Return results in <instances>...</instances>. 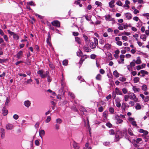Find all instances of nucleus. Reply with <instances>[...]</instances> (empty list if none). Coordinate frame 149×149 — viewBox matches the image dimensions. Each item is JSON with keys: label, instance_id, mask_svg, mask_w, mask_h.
Masks as SVG:
<instances>
[{"label": "nucleus", "instance_id": "obj_1", "mask_svg": "<svg viewBox=\"0 0 149 149\" xmlns=\"http://www.w3.org/2000/svg\"><path fill=\"white\" fill-rule=\"evenodd\" d=\"M128 95L130 98L134 100L135 102H137L138 99L136 97L135 95L133 93H129Z\"/></svg>", "mask_w": 149, "mask_h": 149}, {"label": "nucleus", "instance_id": "obj_2", "mask_svg": "<svg viewBox=\"0 0 149 149\" xmlns=\"http://www.w3.org/2000/svg\"><path fill=\"white\" fill-rule=\"evenodd\" d=\"M7 31L9 34L11 36H13V38L15 40H18L19 39V36L14 32L10 31L9 30H8Z\"/></svg>", "mask_w": 149, "mask_h": 149}, {"label": "nucleus", "instance_id": "obj_3", "mask_svg": "<svg viewBox=\"0 0 149 149\" xmlns=\"http://www.w3.org/2000/svg\"><path fill=\"white\" fill-rule=\"evenodd\" d=\"M98 42L97 39H94V43L91 42L90 43V46L91 47L92 49H94L95 48L96 46L98 45Z\"/></svg>", "mask_w": 149, "mask_h": 149}, {"label": "nucleus", "instance_id": "obj_4", "mask_svg": "<svg viewBox=\"0 0 149 149\" xmlns=\"http://www.w3.org/2000/svg\"><path fill=\"white\" fill-rule=\"evenodd\" d=\"M122 133L120 131H117L115 136L116 139L117 141H118L119 139L122 136Z\"/></svg>", "mask_w": 149, "mask_h": 149}, {"label": "nucleus", "instance_id": "obj_5", "mask_svg": "<svg viewBox=\"0 0 149 149\" xmlns=\"http://www.w3.org/2000/svg\"><path fill=\"white\" fill-rule=\"evenodd\" d=\"M114 117L115 120H116L117 124H120L123 122V120L121 119L120 117L117 115H115Z\"/></svg>", "mask_w": 149, "mask_h": 149}, {"label": "nucleus", "instance_id": "obj_6", "mask_svg": "<svg viewBox=\"0 0 149 149\" xmlns=\"http://www.w3.org/2000/svg\"><path fill=\"white\" fill-rule=\"evenodd\" d=\"M0 134L1 135V137L2 139H3L5 136V131L3 128H1L0 129Z\"/></svg>", "mask_w": 149, "mask_h": 149}, {"label": "nucleus", "instance_id": "obj_7", "mask_svg": "<svg viewBox=\"0 0 149 149\" xmlns=\"http://www.w3.org/2000/svg\"><path fill=\"white\" fill-rule=\"evenodd\" d=\"M124 15L128 20L131 19L132 17V15L130 13H127L124 14Z\"/></svg>", "mask_w": 149, "mask_h": 149}, {"label": "nucleus", "instance_id": "obj_8", "mask_svg": "<svg viewBox=\"0 0 149 149\" xmlns=\"http://www.w3.org/2000/svg\"><path fill=\"white\" fill-rule=\"evenodd\" d=\"M52 24L53 25L57 27H59L60 26V23L59 22L57 21L56 20L52 22Z\"/></svg>", "mask_w": 149, "mask_h": 149}, {"label": "nucleus", "instance_id": "obj_9", "mask_svg": "<svg viewBox=\"0 0 149 149\" xmlns=\"http://www.w3.org/2000/svg\"><path fill=\"white\" fill-rule=\"evenodd\" d=\"M130 4V2L128 0H126L125 1V4L123 6V7L125 8H126L125 9H128L130 8V6L129 5Z\"/></svg>", "mask_w": 149, "mask_h": 149}, {"label": "nucleus", "instance_id": "obj_10", "mask_svg": "<svg viewBox=\"0 0 149 149\" xmlns=\"http://www.w3.org/2000/svg\"><path fill=\"white\" fill-rule=\"evenodd\" d=\"M121 100L118 98H116L115 100L116 103V106L118 107H120L121 106V104L120 102Z\"/></svg>", "mask_w": 149, "mask_h": 149}, {"label": "nucleus", "instance_id": "obj_11", "mask_svg": "<svg viewBox=\"0 0 149 149\" xmlns=\"http://www.w3.org/2000/svg\"><path fill=\"white\" fill-rule=\"evenodd\" d=\"M125 57V56L123 55H120V61H118V63L119 64L124 63V58Z\"/></svg>", "mask_w": 149, "mask_h": 149}, {"label": "nucleus", "instance_id": "obj_12", "mask_svg": "<svg viewBox=\"0 0 149 149\" xmlns=\"http://www.w3.org/2000/svg\"><path fill=\"white\" fill-rule=\"evenodd\" d=\"M115 3L114 0H111L109 3V6L111 8H113L115 7L114 3Z\"/></svg>", "mask_w": 149, "mask_h": 149}, {"label": "nucleus", "instance_id": "obj_13", "mask_svg": "<svg viewBox=\"0 0 149 149\" xmlns=\"http://www.w3.org/2000/svg\"><path fill=\"white\" fill-rule=\"evenodd\" d=\"M111 48V45L109 43L106 44L104 46V49L107 50H109Z\"/></svg>", "mask_w": 149, "mask_h": 149}, {"label": "nucleus", "instance_id": "obj_14", "mask_svg": "<svg viewBox=\"0 0 149 149\" xmlns=\"http://www.w3.org/2000/svg\"><path fill=\"white\" fill-rule=\"evenodd\" d=\"M6 129L8 130H11L13 128V125L8 124L6 127Z\"/></svg>", "mask_w": 149, "mask_h": 149}, {"label": "nucleus", "instance_id": "obj_15", "mask_svg": "<svg viewBox=\"0 0 149 149\" xmlns=\"http://www.w3.org/2000/svg\"><path fill=\"white\" fill-rule=\"evenodd\" d=\"M133 61L135 62V63L138 64H140L141 63V60L140 57L139 56L138 57L136 58V61L135 60H133Z\"/></svg>", "mask_w": 149, "mask_h": 149}, {"label": "nucleus", "instance_id": "obj_16", "mask_svg": "<svg viewBox=\"0 0 149 149\" xmlns=\"http://www.w3.org/2000/svg\"><path fill=\"white\" fill-rule=\"evenodd\" d=\"M147 36L145 34H142L140 36V38L143 41H146V40Z\"/></svg>", "mask_w": 149, "mask_h": 149}, {"label": "nucleus", "instance_id": "obj_17", "mask_svg": "<svg viewBox=\"0 0 149 149\" xmlns=\"http://www.w3.org/2000/svg\"><path fill=\"white\" fill-rule=\"evenodd\" d=\"M105 19L106 20L108 21H112L113 20L112 18L110 15H106L105 16Z\"/></svg>", "mask_w": 149, "mask_h": 149}, {"label": "nucleus", "instance_id": "obj_18", "mask_svg": "<svg viewBox=\"0 0 149 149\" xmlns=\"http://www.w3.org/2000/svg\"><path fill=\"white\" fill-rule=\"evenodd\" d=\"M31 102L29 100L25 101L24 103V104L26 107H28L31 105Z\"/></svg>", "mask_w": 149, "mask_h": 149}, {"label": "nucleus", "instance_id": "obj_19", "mask_svg": "<svg viewBox=\"0 0 149 149\" xmlns=\"http://www.w3.org/2000/svg\"><path fill=\"white\" fill-rule=\"evenodd\" d=\"M39 134L40 137L42 138V136H44L45 134V132L43 130H40L39 131Z\"/></svg>", "mask_w": 149, "mask_h": 149}, {"label": "nucleus", "instance_id": "obj_20", "mask_svg": "<svg viewBox=\"0 0 149 149\" xmlns=\"http://www.w3.org/2000/svg\"><path fill=\"white\" fill-rule=\"evenodd\" d=\"M73 146L74 149H79V145L74 141L73 143Z\"/></svg>", "mask_w": 149, "mask_h": 149}, {"label": "nucleus", "instance_id": "obj_21", "mask_svg": "<svg viewBox=\"0 0 149 149\" xmlns=\"http://www.w3.org/2000/svg\"><path fill=\"white\" fill-rule=\"evenodd\" d=\"M115 92L117 95H122V93L121 91H120L119 89L116 88L115 89Z\"/></svg>", "mask_w": 149, "mask_h": 149}, {"label": "nucleus", "instance_id": "obj_22", "mask_svg": "<svg viewBox=\"0 0 149 149\" xmlns=\"http://www.w3.org/2000/svg\"><path fill=\"white\" fill-rule=\"evenodd\" d=\"M139 132L141 133H143L144 134L147 135L148 134V132L145 130H144L142 129H140L139 130Z\"/></svg>", "mask_w": 149, "mask_h": 149}, {"label": "nucleus", "instance_id": "obj_23", "mask_svg": "<svg viewBox=\"0 0 149 149\" xmlns=\"http://www.w3.org/2000/svg\"><path fill=\"white\" fill-rule=\"evenodd\" d=\"M132 89L134 93L139 92L140 90L139 88H136V86H132Z\"/></svg>", "mask_w": 149, "mask_h": 149}, {"label": "nucleus", "instance_id": "obj_24", "mask_svg": "<svg viewBox=\"0 0 149 149\" xmlns=\"http://www.w3.org/2000/svg\"><path fill=\"white\" fill-rule=\"evenodd\" d=\"M135 108L137 110H140L141 108V106L139 103H136Z\"/></svg>", "mask_w": 149, "mask_h": 149}, {"label": "nucleus", "instance_id": "obj_25", "mask_svg": "<svg viewBox=\"0 0 149 149\" xmlns=\"http://www.w3.org/2000/svg\"><path fill=\"white\" fill-rule=\"evenodd\" d=\"M23 52L22 51H20L18 52L17 55V57L18 59L20 58L21 56L22 55Z\"/></svg>", "mask_w": 149, "mask_h": 149}, {"label": "nucleus", "instance_id": "obj_26", "mask_svg": "<svg viewBox=\"0 0 149 149\" xmlns=\"http://www.w3.org/2000/svg\"><path fill=\"white\" fill-rule=\"evenodd\" d=\"M49 74V72L47 71H46L44 73H43L40 76L42 78H44L46 77Z\"/></svg>", "mask_w": 149, "mask_h": 149}, {"label": "nucleus", "instance_id": "obj_27", "mask_svg": "<svg viewBox=\"0 0 149 149\" xmlns=\"http://www.w3.org/2000/svg\"><path fill=\"white\" fill-rule=\"evenodd\" d=\"M113 74L114 76L116 77H118L119 76V74L116 70L113 72Z\"/></svg>", "mask_w": 149, "mask_h": 149}, {"label": "nucleus", "instance_id": "obj_28", "mask_svg": "<svg viewBox=\"0 0 149 149\" xmlns=\"http://www.w3.org/2000/svg\"><path fill=\"white\" fill-rule=\"evenodd\" d=\"M84 50L86 52H90L91 50L88 47H83Z\"/></svg>", "mask_w": 149, "mask_h": 149}, {"label": "nucleus", "instance_id": "obj_29", "mask_svg": "<svg viewBox=\"0 0 149 149\" xmlns=\"http://www.w3.org/2000/svg\"><path fill=\"white\" fill-rule=\"evenodd\" d=\"M95 78L96 80H101L102 78V76L100 74H98L97 75Z\"/></svg>", "mask_w": 149, "mask_h": 149}, {"label": "nucleus", "instance_id": "obj_30", "mask_svg": "<svg viewBox=\"0 0 149 149\" xmlns=\"http://www.w3.org/2000/svg\"><path fill=\"white\" fill-rule=\"evenodd\" d=\"M50 39V34L49 33H48V38H47V42L48 44L50 46H51V44L49 42V40Z\"/></svg>", "mask_w": 149, "mask_h": 149}, {"label": "nucleus", "instance_id": "obj_31", "mask_svg": "<svg viewBox=\"0 0 149 149\" xmlns=\"http://www.w3.org/2000/svg\"><path fill=\"white\" fill-rule=\"evenodd\" d=\"M128 120L131 123H132L133 121H134V118L130 117H128Z\"/></svg>", "mask_w": 149, "mask_h": 149}, {"label": "nucleus", "instance_id": "obj_32", "mask_svg": "<svg viewBox=\"0 0 149 149\" xmlns=\"http://www.w3.org/2000/svg\"><path fill=\"white\" fill-rule=\"evenodd\" d=\"M8 113V111L7 110L4 109H2V114H3V115L6 116L7 114Z\"/></svg>", "mask_w": 149, "mask_h": 149}, {"label": "nucleus", "instance_id": "obj_33", "mask_svg": "<svg viewBox=\"0 0 149 149\" xmlns=\"http://www.w3.org/2000/svg\"><path fill=\"white\" fill-rule=\"evenodd\" d=\"M143 91H146L147 90V87L146 85H143L141 87Z\"/></svg>", "mask_w": 149, "mask_h": 149}, {"label": "nucleus", "instance_id": "obj_34", "mask_svg": "<svg viewBox=\"0 0 149 149\" xmlns=\"http://www.w3.org/2000/svg\"><path fill=\"white\" fill-rule=\"evenodd\" d=\"M130 34V33L126 31H124L121 34V35H124L127 36H129Z\"/></svg>", "mask_w": 149, "mask_h": 149}, {"label": "nucleus", "instance_id": "obj_35", "mask_svg": "<svg viewBox=\"0 0 149 149\" xmlns=\"http://www.w3.org/2000/svg\"><path fill=\"white\" fill-rule=\"evenodd\" d=\"M56 122L57 124H61L62 122V120L59 118H58L56 120Z\"/></svg>", "mask_w": 149, "mask_h": 149}, {"label": "nucleus", "instance_id": "obj_36", "mask_svg": "<svg viewBox=\"0 0 149 149\" xmlns=\"http://www.w3.org/2000/svg\"><path fill=\"white\" fill-rule=\"evenodd\" d=\"M76 41L79 44H80L81 43V40L80 38L78 37H76L75 38Z\"/></svg>", "mask_w": 149, "mask_h": 149}, {"label": "nucleus", "instance_id": "obj_37", "mask_svg": "<svg viewBox=\"0 0 149 149\" xmlns=\"http://www.w3.org/2000/svg\"><path fill=\"white\" fill-rule=\"evenodd\" d=\"M139 80V78L138 77H135L134 79V83L138 82Z\"/></svg>", "mask_w": 149, "mask_h": 149}, {"label": "nucleus", "instance_id": "obj_38", "mask_svg": "<svg viewBox=\"0 0 149 149\" xmlns=\"http://www.w3.org/2000/svg\"><path fill=\"white\" fill-rule=\"evenodd\" d=\"M84 149H91V148L89 146L88 143H87L85 145V147Z\"/></svg>", "mask_w": 149, "mask_h": 149}, {"label": "nucleus", "instance_id": "obj_39", "mask_svg": "<svg viewBox=\"0 0 149 149\" xmlns=\"http://www.w3.org/2000/svg\"><path fill=\"white\" fill-rule=\"evenodd\" d=\"M140 72L141 74H148V72L147 71L142 70L140 71Z\"/></svg>", "mask_w": 149, "mask_h": 149}, {"label": "nucleus", "instance_id": "obj_40", "mask_svg": "<svg viewBox=\"0 0 149 149\" xmlns=\"http://www.w3.org/2000/svg\"><path fill=\"white\" fill-rule=\"evenodd\" d=\"M129 98H130V97L128 95H125L124 99L125 101H127L128 100Z\"/></svg>", "mask_w": 149, "mask_h": 149}, {"label": "nucleus", "instance_id": "obj_41", "mask_svg": "<svg viewBox=\"0 0 149 149\" xmlns=\"http://www.w3.org/2000/svg\"><path fill=\"white\" fill-rule=\"evenodd\" d=\"M128 132L131 136H133V133L131 130L130 129H128Z\"/></svg>", "mask_w": 149, "mask_h": 149}, {"label": "nucleus", "instance_id": "obj_42", "mask_svg": "<svg viewBox=\"0 0 149 149\" xmlns=\"http://www.w3.org/2000/svg\"><path fill=\"white\" fill-rule=\"evenodd\" d=\"M126 79L123 77H121L119 78V80L121 81H124L126 80Z\"/></svg>", "mask_w": 149, "mask_h": 149}, {"label": "nucleus", "instance_id": "obj_43", "mask_svg": "<svg viewBox=\"0 0 149 149\" xmlns=\"http://www.w3.org/2000/svg\"><path fill=\"white\" fill-rule=\"evenodd\" d=\"M51 120V118L49 116L47 117L46 120H45V122L46 123H48Z\"/></svg>", "mask_w": 149, "mask_h": 149}, {"label": "nucleus", "instance_id": "obj_44", "mask_svg": "<svg viewBox=\"0 0 149 149\" xmlns=\"http://www.w3.org/2000/svg\"><path fill=\"white\" fill-rule=\"evenodd\" d=\"M122 40H124L125 41H127L128 40V38L125 36H123L122 37Z\"/></svg>", "mask_w": 149, "mask_h": 149}, {"label": "nucleus", "instance_id": "obj_45", "mask_svg": "<svg viewBox=\"0 0 149 149\" xmlns=\"http://www.w3.org/2000/svg\"><path fill=\"white\" fill-rule=\"evenodd\" d=\"M142 15L143 16L146 17L147 19H149V13H143L142 14Z\"/></svg>", "mask_w": 149, "mask_h": 149}, {"label": "nucleus", "instance_id": "obj_46", "mask_svg": "<svg viewBox=\"0 0 149 149\" xmlns=\"http://www.w3.org/2000/svg\"><path fill=\"white\" fill-rule=\"evenodd\" d=\"M118 25L119 26L118 27V29L119 30H123V29H124L123 26L120 24H118Z\"/></svg>", "mask_w": 149, "mask_h": 149}, {"label": "nucleus", "instance_id": "obj_47", "mask_svg": "<svg viewBox=\"0 0 149 149\" xmlns=\"http://www.w3.org/2000/svg\"><path fill=\"white\" fill-rule=\"evenodd\" d=\"M95 4L98 6H101L102 5V3L101 2L98 1H95Z\"/></svg>", "mask_w": 149, "mask_h": 149}, {"label": "nucleus", "instance_id": "obj_48", "mask_svg": "<svg viewBox=\"0 0 149 149\" xmlns=\"http://www.w3.org/2000/svg\"><path fill=\"white\" fill-rule=\"evenodd\" d=\"M83 37L84 38V40H85V41L87 42V41H88V38L87 37V36H86L85 35H83Z\"/></svg>", "mask_w": 149, "mask_h": 149}, {"label": "nucleus", "instance_id": "obj_49", "mask_svg": "<svg viewBox=\"0 0 149 149\" xmlns=\"http://www.w3.org/2000/svg\"><path fill=\"white\" fill-rule=\"evenodd\" d=\"M114 133V131L113 130H111L109 132V133L111 135H113Z\"/></svg>", "mask_w": 149, "mask_h": 149}, {"label": "nucleus", "instance_id": "obj_50", "mask_svg": "<svg viewBox=\"0 0 149 149\" xmlns=\"http://www.w3.org/2000/svg\"><path fill=\"white\" fill-rule=\"evenodd\" d=\"M68 63V61L67 60H65L63 62V64L64 65H66Z\"/></svg>", "mask_w": 149, "mask_h": 149}, {"label": "nucleus", "instance_id": "obj_51", "mask_svg": "<svg viewBox=\"0 0 149 149\" xmlns=\"http://www.w3.org/2000/svg\"><path fill=\"white\" fill-rule=\"evenodd\" d=\"M109 111L111 113H113L114 111V109L112 107H110L109 109Z\"/></svg>", "mask_w": 149, "mask_h": 149}, {"label": "nucleus", "instance_id": "obj_52", "mask_svg": "<svg viewBox=\"0 0 149 149\" xmlns=\"http://www.w3.org/2000/svg\"><path fill=\"white\" fill-rule=\"evenodd\" d=\"M43 72L42 70H39L37 72V73L40 75L41 76V75L43 73Z\"/></svg>", "mask_w": 149, "mask_h": 149}, {"label": "nucleus", "instance_id": "obj_53", "mask_svg": "<svg viewBox=\"0 0 149 149\" xmlns=\"http://www.w3.org/2000/svg\"><path fill=\"white\" fill-rule=\"evenodd\" d=\"M116 4L117 5L121 6L122 5V3L120 1H118L116 2Z\"/></svg>", "mask_w": 149, "mask_h": 149}, {"label": "nucleus", "instance_id": "obj_54", "mask_svg": "<svg viewBox=\"0 0 149 149\" xmlns=\"http://www.w3.org/2000/svg\"><path fill=\"white\" fill-rule=\"evenodd\" d=\"M54 127L55 129L56 130H58L59 129V126L58 124H56V125H55Z\"/></svg>", "mask_w": 149, "mask_h": 149}, {"label": "nucleus", "instance_id": "obj_55", "mask_svg": "<svg viewBox=\"0 0 149 149\" xmlns=\"http://www.w3.org/2000/svg\"><path fill=\"white\" fill-rule=\"evenodd\" d=\"M122 91L124 94H126V93H127V89H126L125 88H123L122 89Z\"/></svg>", "mask_w": 149, "mask_h": 149}, {"label": "nucleus", "instance_id": "obj_56", "mask_svg": "<svg viewBox=\"0 0 149 149\" xmlns=\"http://www.w3.org/2000/svg\"><path fill=\"white\" fill-rule=\"evenodd\" d=\"M143 100L146 102H148L149 100V97L148 96H146V97H144L143 99Z\"/></svg>", "mask_w": 149, "mask_h": 149}, {"label": "nucleus", "instance_id": "obj_57", "mask_svg": "<svg viewBox=\"0 0 149 149\" xmlns=\"http://www.w3.org/2000/svg\"><path fill=\"white\" fill-rule=\"evenodd\" d=\"M28 3L29 5H31V6H35V4L32 1H31V2H29V3Z\"/></svg>", "mask_w": 149, "mask_h": 149}, {"label": "nucleus", "instance_id": "obj_58", "mask_svg": "<svg viewBox=\"0 0 149 149\" xmlns=\"http://www.w3.org/2000/svg\"><path fill=\"white\" fill-rule=\"evenodd\" d=\"M13 118L15 120H17L19 118L17 114H15L13 116Z\"/></svg>", "mask_w": 149, "mask_h": 149}, {"label": "nucleus", "instance_id": "obj_59", "mask_svg": "<svg viewBox=\"0 0 149 149\" xmlns=\"http://www.w3.org/2000/svg\"><path fill=\"white\" fill-rule=\"evenodd\" d=\"M133 19L136 22H137L139 20V18L138 17L135 16V17H134L133 18Z\"/></svg>", "mask_w": 149, "mask_h": 149}, {"label": "nucleus", "instance_id": "obj_60", "mask_svg": "<svg viewBox=\"0 0 149 149\" xmlns=\"http://www.w3.org/2000/svg\"><path fill=\"white\" fill-rule=\"evenodd\" d=\"M116 44L119 46H121L122 45V42L121 41H119L117 42Z\"/></svg>", "mask_w": 149, "mask_h": 149}, {"label": "nucleus", "instance_id": "obj_61", "mask_svg": "<svg viewBox=\"0 0 149 149\" xmlns=\"http://www.w3.org/2000/svg\"><path fill=\"white\" fill-rule=\"evenodd\" d=\"M25 63L28 65H30L31 64V62L28 58L27 59L26 61L25 62Z\"/></svg>", "mask_w": 149, "mask_h": 149}, {"label": "nucleus", "instance_id": "obj_62", "mask_svg": "<svg viewBox=\"0 0 149 149\" xmlns=\"http://www.w3.org/2000/svg\"><path fill=\"white\" fill-rule=\"evenodd\" d=\"M141 31L143 33L146 30H145V28L144 26H142L141 27Z\"/></svg>", "mask_w": 149, "mask_h": 149}, {"label": "nucleus", "instance_id": "obj_63", "mask_svg": "<svg viewBox=\"0 0 149 149\" xmlns=\"http://www.w3.org/2000/svg\"><path fill=\"white\" fill-rule=\"evenodd\" d=\"M35 145L37 146H38L39 145V142L37 140H35Z\"/></svg>", "mask_w": 149, "mask_h": 149}, {"label": "nucleus", "instance_id": "obj_64", "mask_svg": "<svg viewBox=\"0 0 149 149\" xmlns=\"http://www.w3.org/2000/svg\"><path fill=\"white\" fill-rule=\"evenodd\" d=\"M145 35L148 36L149 35V30H146L145 31Z\"/></svg>", "mask_w": 149, "mask_h": 149}]
</instances>
